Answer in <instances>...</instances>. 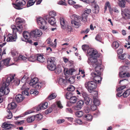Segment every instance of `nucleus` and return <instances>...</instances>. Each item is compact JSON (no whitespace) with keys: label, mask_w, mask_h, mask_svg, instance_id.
Here are the masks:
<instances>
[{"label":"nucleus","mask_w":130,"mask_h":130,"mask_svg":"<svg viewBox=\"0 0 130 130\" xmlns=\"http://www.w3.org/2000/svg\"><path fill=\"white\" fill-rule=\"evenodd\" d=\"M37 56L35 55H32L28 59L29 61L33 62L36 60Z\"/></svg>","instance_id":"42"},{"label":"nucleus","mask_w":130,"mask_h":130,"mask_svg":"<svg viewBox=\"0 0 130 130\" xmlns=\"http://www.w3.org/2000/svg\"><path fill=\"white\" fill-rule=\"evenodd\" d=\"M82 48L83 50L84 51H86L87 49H88L89 48L88 46L87 45H83L82 46Z\"/></svg>","instance_id":"53"},{"label":"nucleus","mask_w":130,"mask_h":130,"mask_svg":"<svg viewBox=\"0 0 130 130\" xmlns=\"http://www.w3.org/2000/svg\"><path fill=\"white\" fill-rule=\"evenodd\" d=\"M128 68L127 66H121L120 67V72H126V71L127 70V69Z\"/></svg>","instance_id":"32"},{"label":"nucleus","mask_w":130,"mask_h":130,"mask_svg":"<svg viewBox=\"0 0 130 130\" xmlns=\"http://www.w3.org/2000/svg\"><path fill=\"white\" fill-rule=\"evenodd\" d=\"M14 76L13 77V79H12V81L10 82V83L11 82V83H14V84L16 86H18L19 85L20 82V80L18 79H15L14 78V77L15 76V75H12L11 74L9 75L8 76Z\"/></svg>","instance_id":"22"},{"label":"nucleus","mask_w":130,"mask_h":130,"mask_svg":"<svg viewBox=\"0 0 130 130\" xmlns=\"http://www.w3.org/2000/svg\"><path fill=\"white\" fill-rule=\"evenodd\" d=\"M74 90L75 88L72 85L70 86L67 89V90L69 91H73Z\"/></svg>","instance_id":"47"},{"label":"nucleus","mask_w":130,"mask_h":130,"mask_svg":"<svg viewBox=\"0 0 130 130\" xmlns=\"http://www.w3.org/2000/svg\"><path fill=\"white\" fill-rule=\"evenodd\" d=\"M42 34V32L41 30L36 29L30 32V37L35 40L37 37H40Z\"/></svg>","instance_id":"8"},{"label":"nucleus","mask_w":130,"mask_h":130,"mask_svg":"<svg viewBox=\"0 0 130 130\" xmlns=\"http://www.w3.org/2000/svg\"><path fill=\"white\" fill-rule=\"evenodd\" d=\"M85 104L87 105H90L91 104L92 101H90L91 99L88 96L84 99Z\"/></svg>","instance_id":"29"},{"label":"nucleus","mask_w":130,"mask_h":130,"mask_svg":"<svg viewBox=\"0 0 130 130\" xmlns=\"http://www.w3.org/2000/svg\"><path fill=\"white\" fill-rule=\"evenodd\" d=\"M111 7V5H110V3L109 2H108L106 3L105 5L104 9L105 11L106 10L107 7H108V8L110 7Z\"/></svg>","instance_id":"49"},{"label":"nucleus","mask_w":130,"mask_h":130,"mask_svg":"<svg viewBox=\"0 0 130 130\" xmlns=\"http://www.w3.org/2000/svg\"><path fill=\"white\" fill-rule=\"evenodd\" d=\"M35 119L34 116L28 117L27 119V121L28 123H30L34 121Z\"/></svg>","instance_id":"31"},{"label":"nucleus","mask_w":130,"mask_h":130,"mask_svg":"<svg viewBox=\"0 0 130 130\" xmlns=\"http://www.w3.org/2000/svg\"><path fill=\"white\" fill-rule=\"evenodd\" d=\"M17 39L16 33H13V34H9L8 35L7 38L6 40L7 42H13L16 41Z\"/></svg>","instance_id":"13"},{"label":"nucleus","mask_w":130,"mask_h":130,"mask_svg":"<svg viewBox=\"0 0 130 130\" xmlns=\"http://www.w3.org/2000/svg\"><path fill=\"white\" fill-rule=\"evenodd\" d=\"M130 93V89L127 90L125 92H123V95L124 98L127 97L128 96Z\"/></svg>","instance_id":"34"},{"label":"nucleus","mask_w":130,"mask_h":130,"mask_svg":"<svg viewBox=\"0 0 130 130\" xmlns=\"http://www.w3.org/2000/svg\"><path fill=\"white\" fill-rule=\"evenodd\" d=\"M91 110L92 111H94L96 109V106L95 105H92L90 107Z\"/></svg>","instance_id":"51"},{"label":"nucleus","mask_w":130,"mask_h":130,"mask_svg":"<svg viewBox=\"0 0 130 130\" xmlns=\"http://www.w3.org/2000/svg\"><path fill=\"white\" fill-rule=\"evenodd\" d=\"M126 72H119V76L121 78H124L126 77Z\"/></svg>","instance_id":"44"},{"label":"nucleus","mask_w":130,"mask_h":130,"mask_svg":"<svg viewBox=\"0 0 130 130\" xmlns=\"http://www.w3.org/2000/svg\"><path fill=\"white\" fill-rule=\"evenodd\" d=\"M7 111L8 112L7 116H6V118L8 119H11L12 117V113L9 109H7Z\"/></svg>","instance_id":"37"},{"label":"nucleus","mask_w":130,"mask_h":130,"mask_svg":"<svg viewBox=\"0 0 130 130\" xmlns=\"http://www.w3.org/2000/svg\"><path fill=\"white\" fill-rule=\"evenodd\" d=\"M126 87V86L125 85L121 86L117 88V91H120L123 92V89L125 88Z\"/></svg>","instance_id":"39"},{"label":"nucleus","mask_w":130,"mask_h":130,"mask_svg":"<svg viewBox=\"0 0 130 130\" xmlns=\"http://www.w3.org/2000/svg\"><path fill=\"white\" fill-rule=\"evenodd\" d=\"M122 62L124 64H125L126 65H128L129 64L130 62L127 59H124L122 61Z\"/></svg>","instance_id":"62"},{"label":"nucleus","mask_w":130,"mask_h":130,"mask_svg":"<svg viewBox=\"0 0 130 130\" xmlns=\"http://www.w3.org/2000/svg\"><path fill=\"white\" fill-rule=\"evenodd\" d=\"M101 74H97L96 73H92L91 75L93 77V80H94L96 84L101 83L102 78L101 76Z\"/></svg>","instance_id":"11"},{"label":"nucleus","mask_w":130,"mask_h":130,"mask_svg":"<svg viewBox=\"0 0 130 130\" xmlns=\"http://www.w3.org/2000/svg\"><path fill=\"white\" fill-rule=\"evenodd\" d=\"M84 113L82 111H79L76 112V115L78 117H81L83 115Z\"/></svg>","instance_id":"35"},{"label":"nucleus","mask_w":130,"mask_h":130,"mask_svg":"<svg viewBox=\"0 0 130 130\" xmlns=\"http://www.w3.org/2000/svg\"><path fill=\"white\" fill-rule=\"evenodd\" d=\"M72 95V93L70 92L67 93L66 94V98L68 99H70Z\"/></svg>","instance_id":"57"},{"label":"nucleus","mask_w":130,"mask_h":130,"mask_svg":"<svg viewBox=\"0 0 130 130\" xmlns=\"http://www.w3.org/2000/svg\"><path fill=\"white\" fill-rule=\"evenodd\" d=\"M26 59V57H25L24 56L22 55L19 56L18 57V59L20 60H24Z\"/></svg>","instance_id":"55"},{"label":"nucleus","mask_w":130,"mask_h":130,"mask_svg":"<svg viewBox=\"0 0 130 130\" xmlns=\"http://www.w3.org/2000/svg\"><path fill=\"white\" fill-rule=\"evenodd\" d=\"M38 79L37 77H34L31 79L29 83V85L32 86L33 88H34L37 89H40L41 88V83H38Z\"/></svg>","instance_id":"6"},{"label":"nucleus","mask_w":130,"mask_h":130,"mask_svg":"<svg viewBox=\"0 0 130 130\" xmlns=\"http://www.w3.org/2000/svg\"><path fill=\"white\" fill-rule=\"evenodd\" d=\"M17 106V105L14 102H13L8 104V109L12 110L15 109Z\"/></svg>","instance_id":"21"},{"label":"nucleus","mask_w":130,"mask_h":130,"mask_svg":"<svg viewBox=\"0 0 130 130\" xmlns=\"http://www.w3.org/2000/svg\"><path fill=\"white\" fill-rule=\"evenodd\" d=\"M8 92V93H5L4 94H3V95H1V93L0 94V103L2 102L3 101V98L2 97V96L4 95H7L8 94L10 90H9Z\"/></svg>","instance_id":"59"},{"label":"nucleus","mask_w":130,"mask_h":130,"mask_svg":"<svg viewBox=\"0 0 130 130\" xmlns=\"http://www.w3.org/2000/svg\"><path fill=\"white\" fill-rule=\"evenodd\" d=\"M72 20L71 23L74 27L78 28L80 25V20H81V17L76 14L71 15V17Z\"/></svg>","instance_id":"4"},{"label":"nucleus","mask_w":130,"mask_h":130,"mask_svg":"<svg viewBox=\"0 0 130 130\" xmlns=\"http://www.w3.org/2000/svg\"><path fill=\"white\" fill-rule=\"evenodd\" d=\"M36 60L40 62L43 63L46 61V59L43 55L38 54Z\"/></svg>","instance_id":"19"},{"label":"nucleus","mask_w":130,"mask_h":130,"mask_svg":"<svg viewBox=\"0 0 130 130\" xmlns=\"http://www.w3.org/2000/svg\"><path fill=\"white\" fill-rule=\"evenodd\" d=\"M25 0H20L19 2L17 3V4L12 3V4L15 8L17 9L20 10L22 9L21 7L25 5Z\"/></svg>","instance_id":"10"},{"label":"nucleus","mask_w":130,"mask_h":130,"mask_svg":"<svg viewBox=\"0 0 130 130\" xmlns=\"http://www.w3.org/2000/svg\"><path fill=\"white\" fill-rule=\"evenodd\" d=\"M36 0H30L28 1L27 4V7H29L33 5L35 3Z\"/></svg>","instance_id":"28"},{"label":"nucleus","mask_w":130,"mask_h":130,"mask_svg":"<svg viewBox=\"0 0 130 130\" xmlns=\"http://www.w3.org/2000/svg\"><path fill=\"white\" fill-rule=\"evenodd\" d=\"M90 30L89 28H87L85 30H84L82 31L81 32V33H84L85 34H87L88 33Z\"/></svg>","instance_id":"64"},{"label":"nucleus","mask_w":130,"mask_h":130,"mask_svg":"<svg viewBox=\"0 0 130 130\" xmlns=\"http://www.w3.org/2000/svg\"><path fill=\"white\" fill-rule=\"evenodd\" d=\"M84 104L83 101L80 100L77 103L76 105L74 107V109L76 110H79L81 109Z\"/></svg>","instance_id":"17"},{"label":"nucleus","mask_w":130,"mask_h":130,"mask_svg":"<svg viewBox=\"0 0 130 130\" xmlns=\"http://www.w3.org/2000/svg\"><path fill=\"white\" fill-rule=\"evenodd\" d=\"M93 103L94 105L96 106H99L100 105L99 101L97 99H94Z\"/></svg>","instance_id":"50"},{"label":"nucleus","mask_w":130,"mask_h":130,"mask_svg":"<svg viewBox=\"0 0 130 130\" xmlns=\"http://www.w3.org/2000/svg\"><path fill=\"white\" fill-rule=\"evenodd\" d=\"M23 35L25 40L29 38L30 37V32L29 33L28 31H24L23 33Z\"/></svg>","instance_id":"25"},{"label":"nucleus","mask_w":130,"mask_h":130,"mask_svg":"<svg viewBox=\"0 0 130 130\" xmlns=\"http://www.w3.org/2000/svg\"><path fill=\"white\" fill-rule=\"evenodd\" d=\"M24 20L20 18H17L15 20L16 24L17 27L19 29V32H21L23 29L22 25L25 23Z\"/></svg>","instance_id":"9"},{"label":"nucleus","mask_w":130,"mask_h":130,"mask_svg":"<svg viewBox=\"0 0 130 130\" xmlns=\"http://www.w3.org/2000/svg\"><path fill=\"white\" fill-rule=\"evenodd\" d=\"M119 44L117 41H114L113 43V46L116 48H117L119 46Z\"/></svg>","instance_id":"46"},{"label":"nucleus","mask_w":130,"mask_h":130,"mask_svg":"<svg viewBox=\"0 0 130 130\" xmlns=\"http://www.w3.org/2000/svg\"><path fill=\"white\" fill-rule=\"evenodd\" d=\"M81 93L84 99L88 96V95L87 93L85 91L82 92Z\"/></svg>","instance_id":"58"},{"label":"nucleus","mask_w":130,"mask_h":130,"mask_svg":"<svg viewBox=\"0 0 130 130\" xmlns=\"http://www.w3.org/2000/svg\"><path fill=\"white\" fill-rule=\"evenodd\" d=\"M11 27L12 29L13 33H16L17 31H18L19 32V28H17L16 26H15L14 25H12L11 26Z\"/></svg>","instance_id":"36"},{"label":"nucleus","mask_w":130,"mask_h":130,"mask_svg":"<svg viewBox=\"0 0 130 130\" xmlns=\"http://www.w3.org/2000/svg\"><path fill=\"white\" fill-rule=\"evenodd\" d=\"M58 81V83L60 85H63L64 86H66L68 83L65 77H60Z\"/></svg>","instance_id":"16"},{"label":"nucleus","mask_w":130,"mask_h":130,"mask_svg":"<svg viewBox=\"0 0 130 130\" xmlns=\"http://www.w3.org/2000/svg\"><path fill=\"white\" fill-rule=\"evenodd\" d=\"M89 64L92 65V67L94 68L95 71L94 73H96L97 74H101L103 69L102 65V62L101 60H99L96 62L94 61Z\"/></svg>","instance_id":"2"},{"label":"nucleus","mask_w":130,"mask_h":130,"mask_svg":"<svg viewBox=\"0 0 130 130\" xmlns=\"http://www.w3.org/2000/svg\"><path fill=\"white\" fill-rule=\"evenodd\" d=\"M28 90H26L22 91V93L23 94L25 95L28 96L29 94V92L28 91Z\"/></svg>","instance_id":"54"},{"label":"nucleus","mask_w":130,"mask_h":130,"mask_svg":"<svg viewBox=\"0 0 130 130\" xmlns=\"http://www.w3.org/2000/svg\"><path fill=\"white\" fill-rule=\"evenodd\" d=\"M95 39L97 41H99L100 42H101L102 39L101 37V35H100L99 34H97L96 36Z\"/></svg>","instance_id":"48"},{"label":"nucleus","mask_w":130,"mask_h":130,"mask_svg":"<svg viewBox=\"0 0 130 130\" xmlns=\"http://www.w3.org/2000/svg\"><path fill=\"white\" fill-rule=\"evenodd\" d=\"M50 17L54 18L56 15V12L54 11H50L49 13Z\"/></svg>","instance_id":"41"},{"label":"nucleus","mask_w":130,"mask_h":130,"mask_svg":"<svg viewBox=\"0 0 130 130\" xmlns=\"http://www.w3.org/2000/svg\"><path fill=\"white\" fill-rule=\"evenodd\" d=\"M48 105L47 102H45L39 105L36 108V110L37 111H39L42 109H45L48 108Z\"/></svg>","instance_id":"14"},{"label":"nucleus","mask_w":130,"mask_h":130,"mask_svg":"<svg viewBox=\"0 0 130 130\" xmlns=\"http://www.w3.org/2000/svg\"><path fill=\"white\" fill-rule=\"evenodd\" d=\"M126 55L125 53H124L123 54H121V55H120L118 57L120 59L122 60H124L125 59L124 57L125 55Z\"/></svg>","instance_id":"61"},{"label":"nucleus","mask_w":130,"mask_h":130,"mask_svg":"<svg viewBox=\"0 0 130 130\" xmlns=\"http://www.w3.org/2000/svg\"><path fill=\"white\" fill-rule=\"evenodd\" d=\"M87 53L90 57L88 58V63L95 61L98 60L97 58L100 57V55L96 50L93 48H89L87 51Z\"/></svg>","instance_id":"1"},{"label":"nucleus","mask_w":130,"mask_h":130,"mask_svg":"<svg viewBox=\"0 0 130 130\" xmlns=\"http://www.w3.org/2000/svg\"><path fill=\"white\" fill-rule=\"evenodd\" d=\"M91 10L90 9H87L86 10H85L84 12L85 13H86L87 15H89V14L91 12Z\"/></svg>","instance_id":"63"},{"label":"nucleus","mask_w":130,"mask_h":130,"mask_svg":"<svg viewBox=\"0 0 130 130\" xmlns=\"http://www.w3.org/2000/svg\"><path fill=\"white\" fill-rule=\"evenodd\" d=\"M84 117L85 120L90 121L92 119V116L90 114H85L84 116Z\"/></svg>","instance_id":"24"},{"label":"nucleus","mask_w":130,"mask_h":130,"mask_svg":"<svg viewBox=\"0 0 130 130\" xmlns=\"http://www.w3.org/2000/svg\"><path fill=\"white\" fill-rule=\"evenodd\" d=\"M10 60L9 59H6L3 60L1 61V64L4 66H8L9 65V63L10 61Z\"/></svg>","instance_id":"26"},{"label":"nucleus","mask_w":130,"mask_h":130,"mask_svg":"<svg viewBox=\"0 0 130 130\" xmlns=\"http://www.w3.org/2000/svg\"><path fill=\"white\" fill-rule=\"evenodd\" d=\"M87 14L85 13L84 12L82 14V19L81 20L83 21H86L87 20V17L88 15Z\"/></svg>","instance_id":"30"},{"label":"nucleus","mask_w":130,"mask_h":130,"mask_svg":"<svg viewBox=\"0 0 130 130\" xmlns=\"http://www.w3.org/2000/svg\"><path fill=\"white\" fill-rule=\"evenodd\" d=\"M35 119L38 120H40L42 118V115L40 114H38L36 115H34Z\"/></svg>","instance_id":"43"},{"label":"nucleus","mask_w":130,"mask_h":130,"mask_svg":"<svg viewBox=\"0 0 130 130\" xmlns=\"http://www.w3.org/2000/svg\"><path fill=\"white\" fill-rule=\"evenodd\" d=\"M52 111V108H49L47 109L45 111V113L47 115L49 113H51Z\"/></svg>","instance_id":"56"},{"label":"nucleus","mask_w":130,"mask_h":130,"mask_svg":"<svg viewBox=\"0 0 130 130\" xmlns=\"http://www.w3.org/2000/svg\"><path fill=\"white\" fill-rule=\"evenodd\" d=\"M68 2L69 4L71 5H75L76 3V2L73 0H69Z\"/></svg>","instance_id":"60"},{"label":"nucleus","mask_w":130,"mask_h":130,"mask_svg":"<svg viewBox=\"0 0 130 130\" xmlns=\"http://www.w3.org/2000/svg\"><path fill=\"white\" fill-rule=\"evenodd\" d=\"M37 21L40 29L45 30L47 28L46 21L43 18L40 17L37 18Z\"/></svg>","instance_id":"5"},{"label":"nucleus","mask_w":130,"mask_h":130,"mask_svg":"<svg viewBox=\"0 0 130 130\" xmlns=\"http://www.w3.org/2000/svg\"><path fill=\"white\" fill-rule=\"evenodd\" d=\"M85 86L88 91L90 93L95 91L97 87V84L94 81H90L86 82Z\"/></svg>","instance_id":"3"},{"label":"nucleus","mask_w":130,"mask_h":130,"mask_svg":"<svg viewBox=\"0 0 130 130\" xmlns=\"http://www.w3.org/2000/svg\"><path fill=\"white\" fill-rule=\"evenodd\" d=\"M99 11V7L97 5H95L93 9L92 10V12L93 13L97 14L98 13Z\"/></svg>","instance_id":"27"},{"label":"nucleus","mask_w":130,"mask_h":130,"mask_svg":"<svg viewBox=\"0 0 130 130\" xmlns=\"http://www.w3.org/2000/svg\"><path fill=\"white\" fill-rule=\"evenodd\" d=\"M122 15L123 18L125 20L130 19V11L128 9L122 10Z\"/></svg>","instance_id":"12"},{"label":"nucleus","mask_w":130,"mask_h":130,"mask_svg":"<svg viewBox=\"0 0 130 130\" xmlns=\"http://www.w3.org/2000/svg\"><path fill=\"white\" fill-rule=\"evenodd\" d=\"M28 84L26 83H25L23 85L21 88V89L22 90H29V89L26 86V84Z\"/></svg>","instance_id":"45"},{"label":"nucleus","mask_w":130,"mask_h":130,"mask_svg":"<svg viewBox=\"0 0 130 130\" xmlns=\"http://www.w3.org/2000/svg\"><path fill=\"white\" fill-rule=\"evenodd\" d=\"M56 96V95L55 94L53 93L50 95L47 98V99L48 100H50L55 99Z\"/></svg>","instance_id":"38"},{"label":"nucleus","mask_w":130,"mask_h":130,"mask_svg":"<svg viewBox=\"0 0 130 130\" xmlns=\"http://www.w3.org/2000/svg\"><path fill=\"white\" fill-rule=\"evenodd\" d=\"M125 2L124 0H121L119 2V5L122 7H124L125 6Z\"/></svg>","instance_id":"40"},{"label":"nucleus","mask_w":130,"mask_h":130,"mask_svg":"<svg viewBox=\"0 0 130 130\" xmlns=\"http://www.w3.org/2000/svg\"><path fill=\"white\" fill-rule=\"evenodd\" d=\"M47 61L48 64L47 68L51 71H54L56 68V66L54 63V58L52 57L51 58H48Z\"/></svg>","instance_id":"7"},{"label":"nucleus","mask_w":130,"mask_h":130,"mask_svg":"<svg viewBox=\"0 0 130 130\" xmlns=\"http://www.w3.org/2000/svg\"><path fill=\"white\" fill-rule=\"evenodd\" d=\"M13 126V125L5 122L2 124L1 127L3 128V130H10L11 128Z\"/></svg>","instance_id":"15"},{"label":"nucleus","mask_w":130,"mask_h":130,"mask_svg":"<svg viewBox=\"0 0 130 130\" xmlns=\"http://www.w3.org/2000/svg\"><path fill=\"white\" fill-rule=\"evenodd\" d=\"M69 100L71 103H74L76 102L77 98L76 96H73L71 97Z\"/></svg>","instance_id":"33"},{"label":"nucleus","mask_w":130,"mask_h":130,"mask_svg":"<svg viewBox=\"0 0 130 130\" xmlns=\"http://www.w3.org/2000/svg\"><path fill=\"white\" fill-rule=\"evenodd\" d=\"M60 23L62 28L64 29L66 28V23L64 19L63 18H60Z\"/></svg>","instance_id":"23"},{"label":"nucleus","mask_w":130,"mask_h":130,"mask_svg":"<svg viewBox=\"0 0 130 130\" xmlns=\"http://www.w3.org/2000/svg\"><path fill=\"white\" fill-rule=\"evenodd\" d=\"M24 97L21 94H19L15 97V99L16 101L18 103L21 102L23 100Z\"/></svg>","instance_id":"20"},{"label":"nucleus","mask_w":130,"mask_h":130,"mask_svg":"<svg viewBox=\"0 0 130 130\" xmlns=\"http://www.w3.org/2000/svg\"><path fill=\"white\" fill-rule=\"evenodd\" d=\"M91 109L90 108V106H87L84 109L85 112L86 113L89 112L90 111Z\"/></svg>","instance_id":"52"},{"label":"nucleus","mask_w":130,"mask_h":130,"mask_svg":"<svg viewBox=\"0 0 130 130\" xmlns=\"http://www.w3.org/2000/svg\"><path fill=\"white\" fill-rule=\"evenodd\" d=\"M48 15L45 16V18L46 20H47V18H48V22L51 25H55L56 22L55 20V19L54 18L50 17H48Z\"/></svg>","instance_id":"18"}]
</instances>
